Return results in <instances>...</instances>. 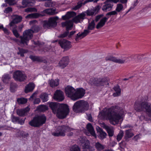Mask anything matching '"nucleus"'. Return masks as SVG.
Masks as SVG:
<instances>
[{"instance_id":"473e14b6","label":"nucleus","mask_w":151,"mask_h":151,"mask_svg":"<svg viewBox=\"0 0 151 151\" xmlns=\"http://www.w3.org/2000/svg\"><path fill=\"white\" fill-rule=\"evenodd\" d=\"M27 99L23 97L17 98V101L19 105H23L26 104L27 102Z\"/></svg>"},{"instance_id":"bb28decb","label":"nucleus","mask_w":151,"mask_h":151,"mask_svg":"<svg viewBox=\"0 0 151 151\" xmlns=\"http://www.w3.org/2000/svg\"><path fill=\"white\" fill-rule=\"evenodd\" d=\"M76 14V13L73 12H68L64 16H62V18L63 20L69 19L71 17H74Z\"/></svg>"},{"instance_id":"3c124183","label":"nucleus","mask_w":151,"mask_h":151,"mask_svg":"<svg viewBox=\"0 0 151 151\" xmlns=\"http://www.w3.org/2000/svg\"><path fill=\"white\" fill-rule=\"evenodd\" d=\"M124 135V132L123 131H120L117 137V140L119 141L121 139Z\"/></svg>"},{"instance_id":"a19ab883","label":"nucleus","mask_w":151,"mask_h":151,"mask_svg":"<svg viewBox=\"0 0 151 151\" xmlns=\"http://www.w3.org/2000/svg\"><path fill=\"white\" fill-rule=\"evenodd\" d=\"M40 98L42 102H45L48 101V95L46 93H43L41 94Z\"/></svg>"},{"instance_id":"e433bc0d","label":"nucleus","mask_w":151,"mask_h":151,"mask_svg":"<svg viewBox=\"0 0 151 151\" xmlns=\"http://www.w3.org/2000/svg\"><path fill=\"white\" fill-rule=\"evenodd\" d=\"M113 89L116 91L115 93H114L113 94V96L114 97L120 95L121 92V89L119 86L117 85L115 86L113 88Z\"/></svg>"},{"instance_id":"9b49d317","label":"nucleus","mask_w":151,"mask_h":151,"mask_svg":"<svg viewBox=\"0 0 151 151\" xmlns=\"http://www.w3.org/2000/svg\"><path fill=\"white\" fill-rule=\"evenodd\" d=\"M63 27H66V31L63 33L61 34L59 36V38H64L67 36L68 34L69 30H71L73 27V22L70 20L65 21L61 23Z\"/></svg>"},{"instance_id":"7ed1b4c3","label":"nucleus","mask_w":151,"mask_h":151,"mask_svg":"<svg viewBox=\"0 0 151 151\" xmlns=\"http://www.w3.org/2000/svg\"><path fill=\"white\" fill-rule=\"evenodd\" d=\"M12 31L15 37L20 39V40L18 39H15L14 40L17 45L22 47L27 45V42L28 41V29L23 32L22 36H19L16 29H13Z\"/></svg>"},{"instance_id":"4468645a","label":"nucleus","mask_w":151,"mask_h":151,"mask_svg":"<svg viewBox=\"0 0 151 151\" xmlns=\"http://www.w3.org/2000/svg\"><path fill=\"white\" fill-rule=\"evenodd\" d=\"M76 89L71 86H68L65 88V93L66 95L73 100L75 99Z\"/></svg>"},{"instance_id":"6e6552de","label":"nucleus","mask_w":151,"mask_h":151,"mask_svg":"<svg viewBox=\"0 0 151 151\" xmlns=\"http://www.w3.org/2000/svg\"><path fill=\"white\" fill-rule=\"evenodd\" d=\"M58 19V17L56 16L50 18L48 21H44V28L45 29H47L55 27L57 25V21Z\"/></svg>"},{"instance_id":"2f4dec72","label":"nucleus","mask_w":151,"mask_h":151,"mask_svg":"<svg viewBox=\"0 0 151 151\" xmlns=\"http://www.w3.org/2000/svg\"><path fill=\"white\" fill-rule=\"evenodd\" d=\"M11 77L8 74H4L2 78L3 82L6 84H8L10 82Z\"/></svg>"},{"instance_id":"412c9836","label":"nucleus","mask_w":151,"mask_h":151,"mask_svg":"<svg viewBox=\"0 0 151 151\" xmlns=\"http://www.w3.org/2000/svg\"><path fill=\"white\" fill-rule=\"evenodd\" d=\"M13 19L9 23L10 27H12L14 24H17L22 21V17L21 16L14 14L13 15Z\"/></svg>"},{"instance_id":"393cba45","label":"nucleus","mask_w":151,"mask_h":151,"mask_svg":"<svg viewBox=\"0 0 151 151\" xmlns=\"http://www.w3.org/2000/svg\"><path fill=\"white\" fill-rule=\"evenodd\" d=\"M94 0H86L83 3L82 1H80L78 3L77 5L73 8V9L74 10H76L80 8L83 4L85 5L87 3L91 2L94 1Z\"/></svg>"},{"instance_id":"09e8293b","label":"nucleus","mask_w":151,"mask_h":151,"mask_svg":"<svg viewBox=\"0 0 151 151\" xmlns=\"http://www.w3.org/2000/svg\"><path fill=\"white\" fill-rule=\"evenodd\" d=\"M19 117L15 116L12 115V121L14 123H17L19 120Z\"/></svg>"},{"instance_id":"37998d69","label":"nucleus","mask_w":151,"mask_h":151,"mask_svg":"<svg viewBox=\"0 0 151 151\" xmlns=\"http://www.w3.org/2000/svg\"><path fill=\"white\" fill-rule=\"evenodd\" d=\"M38 109L40 111L44 112L48 109V107L46 105H42L38 107Z\"/></svg>"},{"instance_id":"4d7b16f0","label":"nucleus","mask_w":151,"mask_h":151,"mask_svg":"<svg viewBox=\"0 0 151 151\" xmlns=\"http://www.w3.org/2000/svg\"><path fill=\"white\" fill-rule=\"evenodd\" d=\"M83 151H95V150L93 148L90 146L86 149H84L83 150Z\"/></svg>"},{"instance_id":"8fccbe9b","label":"nucleus","mask_w":151,"mask_h":151,"mask_svg":"<svg viewBox=\"0 0 151 151\" xmlns=\"http://www.w3.org/2000/svg\"><path fill=\"white\" fill-rule=\"evenodd\" d=\"M35 86L34 83H29V92L32 91L34 88Z\"/></svg>"},{"instance_id":"0e129e2a","label":"nucleus","mask_w":151,"mask_h":151,"mask_svg":"<svg viewBox=\"0 0 151 151\" xmlns=\"http://www.w3.org/2000/svg\"><path fill=\"white\" fill-rule=\"evenodd\" d=\"M40 102V100L39 98H37L35 99L34 102V104H39Z\"/></svg>"},{"instance_id":"c85d7f7f","label":"nucleus","mask_w":151,"mask_h":151,"mask_svg":"<svg viewBox=\"0 0 151 151\" xmlns=\"http://www.w3.org/2000/svg\"><path fill=\"white\" fill-rule=\"evenodd\" d=\"M88 32L87 30H84L83 32L81 33H79L76 35L75 40L77 41L79 39H81L88 34Z\"/></svg>"},{"instance_id":"c9c22d12","label":"nucleus","mask_w":151,"mask_h":151,"mask_svg":"<svg viewBox=\"0 0 151 151\" xmlns=\"http://www.w3.org/2000/svg\"><path fill=\"white\" fill-rule=\"evenodd\" d=\"M59 80L58 79L54 80L52 79L49 81L50 86L53 87L58 86L59 84Z\"/></svg>"},{"instance_id":"5fc2aeb1","label":"nucleus","mask_w":151,"mask_h":151,"mask_svg":"<svg viewBox=\"0 0 151 151\" xmlns=\"http://www.w3.org/2000/svg\"><path fill=\"white\" fill-rule=\"evenodd\" d=\"M22 4L23 6V7L24 8L28 6V0H23L22 2Z\"/></svg>"},{"instance_id":"4c0bfd02","label":"nucleus","mask_w":151,"mask_h":151,"mask_svg":"<svg viewBox=\"0 0 151 151\" xmlns=\"http://www.w3.org/2000/svg\"><path fill=\"white\" fill-rule=\"evenodd\" d=\"M43 12L50 15H53L57 13V12H56L55 9H48L44 10Z\"/></svg>"},{"instance_id":"b1692460","label":"nucleus","mask_w":151,"mask_h":151,"mask_svg":"<svg viewBox=\"0 0 151 151\" xmlns=\"http://www.w3.org/2000/svg\"><path fill=\"white\" fill-rule=\"evenodd\" d=\"M104 128L107 131L108 135L110 137H112L114 135V128L111 126H109L104 124Z\"/></svg>"},{"instance_id":"7c9ffc66","label":"nucleus","mask_w":151,"mask_h":151,"mask_svg":"<svg viewBox=\"0 0 151 151\" xmlns=\"http://www.w3.org/2000/svg\"><path fill=\"white\" fill-rule=\"evenodd\" d=\"M87 129L91 134L93 136L96 137V134L94 129L91 123H88L86 126Z\"/></svg>"},{"instance_id":"052dcab7","label":"nucleus","mask_w":151,"mask_h":151,"mask_svg":"<svg viewBox=\"0 0 151 151\" xmlns=\"http://www.w3.org/2000/svg\"><path fill=\"white\" fill-rule=\"evenodd\" d=\"M37 10L34 7H29V12H36Z\"/></svg>"},{"instance_id":"39448f33","label":"nucleus","mask_w":151,"mask_h":151,"mask_svg":"<svg viewBox=\"0 0 151 151\" xmlns=\"http://www.w3.org/2000/svg\"><path fill=\"white\" fill-rule=\"evenodd\" d=\"M46 120V116L42 114L34 117L29 124L34 127H39L45 124Z\"/></svg>"},{"instance_id":"2eb2a0df","label":"nucleus","mask_w":151,"mask_h":151,"mask_svg":"<svg viewBox=\"0 0 151 151\" xmlns=\"http://www.w3.org/2000/svg\"><path fill=\"white\" fill-rule=\"evenodd\" d=\"M58 43L61 47L64 49V51L68 50L72 47L71 42L66 40H60L59 41Z\"/></svg>"},{"instance_id":"5701e85b","label":"nucleus","mask_w":151,"mask_h":151,"mask_svg":"<svg viewBox=\"0 0 151 151\" xmlns=\"http://www.w3.org/2000/svg\"><path fill=\"white\" fill-rule=\"evenodd\" d=\"M104 3L105 5H104L102 9L104 11L106 12L111 10L113 7V4L112 3L110 2L108 0L105 1Z\"/></svg>"},{"instance_id":"f3484780","label":"nucleus","mask_w":151,"mask_h":151,"mask_svg":"<svg viewBox=\"0 0 151 151\" xmlns=\"http://www.w3.org/2000/svg\"><path fill=\"white\" fill-rule=\"evenodd\" d=\"M54 98L58 101H62L64 99L63 93L60 90H57L54 94Z\"/></svg>"},{"instance_id":"680f3d73","label":"nucleus","mask_w":151,"mask_h":151,"mask_svg":"<svg viewBox=\"0 0 151 151\" xmlns=\"http://www.w3.org/2000/svg\"><path fill=\"white\" fill-rule=\"evenodd\" d=\"M36 0H29V6H33Z\"/></svg>"},{"instance_id":"de8ad7c7","label":"nucleus","mask_w":151,"mask_h":151,"mask_svg":"<svg viewBox=\"0 0 151 151\" xmlns=\"http://www.w3.org/2000/svg\"><path fill=\"white\" fill-rule=\"evenodd\" d=\"M89 144V141L87 139L85 142L83 144H82V146L83 148V150L84 149H86L90 147Z\"/></svg>"},{"instance_id":"49530a36","label":"nucleus","mask_w":151,"mask_h":151,"mask_svg":"<svg viewBox=\"0 0 151 151\" xmlns=\"http://www.w3.org/2000/svg\"><path fill=\"white\" fill-rule=\"evenodd\" d=\"M70 151H80V150L77 145H75L70 148Z\"/></svg>"},{"instance_id":"4be33fe9","label":"nucleus","mask_w":151,"mask_h":151,"mask_svg":"<svg viewBox=\"0 0 151 151\" xmlns=\"http://www.w3.org/2000/svg\"><path fill=\"white\" fill-rule=\"evenodd\" d=\"M28 112V105L24 109H17V114L19 116H25Z\"/></svg>"},{"instance_id":"bf43d9fd","label":"nucleus","mask_w":151,"mask_h":151,"mask_svg":"<svg viewBox=\"0 0 151 151\" xmlns=\"http://www.w3.org/2000/svg\"><path fill=\"white\" fill-rule=\"evenodd\" d=\"M25 119H20L19 118L17 123L21 125H23L24 123Z\"/></svg>"},{"instance_id":"c03bdc74","label":"nucleus","mask_w":151,"mask_h":151,"mask_svg":"<svg viewBox=\"0 0 151 151\" xmlns=\"http://www.w3.org/2000/svg\"><path fill=\"white\" fill-rule=\"evenodd\" d=\"M43 15L38 13H34L29 14V18H37L40 17H42Z\"/></svg>"},{"instance_id":"f704fd0d","label":"nucleus","mask_w":151,"mask_h":151,"mask_svg":"<svg viewBox=\"0 0 151 151\" xmlns=\"http://www.w3.org/2000/svg\"><path fill=\"white\" fill-rule=\"evenodd\" d=\"M17 135L20 138H25L28 136V133L21 130H19L17 132Z\"/></svg>"},{"instance_id":"1a4fd4ad","label":"nucleus","mask_w":151,"mask_h":151,"mask_svg":"<svg viewBox=\"0 0 151 151\" xmlns=\"http://www.w3.org/2000/svg\"><path fill=\"white\" fill-rule=\"evenodd\" d=\"M109 79L107 78H94L91 80L90 82L91 84L96 86H102L105 85H109L108 82Z\"/></svg>"},{"instance_id":"58836bf2","label":"nucleus","mask_w":151,"mask_h":151,"mask_svg":"<svg viewBox=\"0 0 151 151\" xmlns=\"http://www.w3.org/2000/svg\"><path fill=\"white\" fill-rule=\"evenodd\" d=\"M17 85L15 83L12 82L10 84V90L11 92H14L16 91Z\"/></svg>"},{"instance_id":"72a5a7b5","label":"nucleus","mask_w":151,"mask_h":151,"mask_svg":"<svg viewBox=\"0 0 151 151\" xmlns=\"http://www.w3.org/2000/svg\"><path fill=\"white\" fill-rule=\"evenodd\" d=\"M29 58L33 61H36L38 62H42L44 61V58L42 57L30 55Z\"/></svg>"},{"instance_id":"9d476101","label":"nucleus","mask_w":151,"mask_h":151,"mask_svg":"<svg viewBox=\"0 0 151 151\" xmlns=\"http://www.w3.org/2000/svg\"><path fill=\"white\" fill-rule=\"evenodd\" d=\"M133 56H134V55L128 57L122 56L120 57V58L118 59L112 56H109L106 57L105 59L106 61L109 60L119 64H123L129 61V59L132 57Z\"/></svg>"},{"instance_id":"f03ea898","label":"nucleus","mask_w":151,"mask_h":151,"mask_svg":"<svg viewBox=\"0 0 151 151\" xmlns=\"http://www.w3.org/2000/svg\"><path fill=\"white\" fill-rule=\"evenodd\" d=\"M49 105L53 113L56 114L57 116L59 119L64 118L69 113V109L66 104L60 105L57 103L51 102L49 103Z\"/></svg>"},{"instance_id":"a878e982","label":"nucleus","mask_w":151,"mask_h":151,"mask_svg":"<svg viewBox=\"0 0 151 151\" xmlns=\"http://www.w3.org/2000/svg\"><path fill=\"white\" fill-rule=\"evenodd\" d=\"M132 129H131L126 130L125 131V136L124 138L126 140H128V139L133 137L134 134L132 132Z\"/></svg>"},{"instance_id":"13d9d810","label":"nucleus","mask_w":151,"mask_h":151,"mask_svg":"<svg viewBox=\"0 0 151 151\" xmlns=\"http://www.w3.org/2000/svg\"><path fill=\"white\" fill-rule=\"evenodd\" d=\"M86 140L87 139H85V138L83 137H81L80 138L79 141L81 146L82 145V144H83Z\"/></svg>"},{"instance_id":"a211bd4d","label":"nucleus","mask_w":151,"mask_h":151,"mask_svg":"<svg viewBox=\"0 0 151 151\" xmlns=\"http://www.w3.org/2000/svg\"><path fill=\"white\" fill-rule=\"evenodd\" d=\"M85 93V90L82 88L77 89V91H76L75 99L74 101L82 98L84 96Z\"/></svg>"},{"instance_id":"e2e57ef3","label":"nucleus","mask_w":151,"mask_h":151,"mask_svg":"<svg viewBox=\"0 0 151 151\" xmlns=\"http://www.w3.org/2000/svg\"><path fill=\"white\" fill-rule=\"evenodd\" d=\"M103 15L102 14L96 16L95 17V21L96 22H97L102 17Z\"/></svg>"},{"instance_id":"338daca9","label":"nucleus","mask_w":151,"mask_h":151,"mask_svg":"<svg viewBox=\"0 0 151 151\" xmlns=\"http://www.w3.org/2000/svg\"><path fill=\"white\" fill-rule=\"evenodd\" d=\"M100 9V6L99 5L96 6L94 9L93 11L94 12H98Z\"/></svg>"},{"instance_id":"20e7f679","label":"nucleus","mask_w":151,"mask_h":151,"mask_svg":"<svg viewBox=\"0 0 151 151\" xmlns=\"http://www.w3.org/2000/svg\"><path fill=\"white\" fill-rule=\"evenodd\" d=\"M89 108L88 102L83 100L76 102L73 106V111L76 112H82L87 111Z\"/></svg>"},{"instance_id":"f257e3e1","label":"nucleus","mask_w":151,"mask_h":151,"mask_svg":"<svg viewBox=\"0 0 151 151\" xmlns=\"http://www.w3.org/2000/svg\"><path fill=\"white\" fill-rule=\"evenodd\" d=\"M123 109L117 106H112L111 108L104 110V114L109 120L110 123L113 125L118 123L119 120L124 115Z\"/></svg>"},{"instance_id":"ddd939ff","label":"nucleus","mask_w":151,"mask_h":151,"mask_svg":"<svg viewBox=\"0 0 151 151\" xmlns=\"http://www.w3.org/2000/svg\"><path fill=\"white\" fill-rule=\"evenodd\" d=\"M13 78L16 81L21 82L26 79V76L22 71L17 70L13 73Z\"/></svg>"},{"instance_id":"69168bd1","label":"nucleus","mask_w":151,"mask_h":151,"mask_svg":"<svg viewBox=\"0 0 151 151\" xmlns=\"http://www.w3.org/2000/svg\"><path fill=\"white\" fill-rule=\"evenodd\" d=\"M52 5V4L50 2H46L45 4V6L46 7H50Z\"/></svg>"},{"instance_id":"774afa93","label":"nucleus","mask_w":151,"mask_h":151,"mask_svg":"<svg viewBox=\"0 0 151 151\" xmlns=\"http://www.w3.org/2000/svg\"><path fill=\"white\" fill-rule=\"evenodd\" d=\"M3 31L4 32L5 34L7 35H9V32L8 29L6 28H4L3 29Z\"/></svg>"},{"instance_id":"c756f323","label":"nucleus","mask_w":151,"mask_h":151,"mask_svg":"<svg viewBox=\"0 0 151 151\" xmlns=\"http://www.w3.org/2000/svg\"><path fill=\"white\" fill-rule=\"evenodd\" d=\"M96 129L97 132L99 133V137L101 139H102L106 137L107 134L101 128L98 127L96 128Z\"/></svg>"},{"instance_id":"f8f14e48","label":"nucleus","mask_w":151,"mask_h":151,"mask_svg":"<svg viewBox=\"0 0 151 151\" xmlns=\"http://www.w3.org/2000/svg\"><path fill=\"white\" fill-rule=\"evenodd\" d=\"M117 13L115 10L112 11L107 13L106 16L107 17H104L101 19L100 22H98L96 26V28L97 29H99L103 27L105 24V23L107 22L108 18L109 17V16H111V15H117Z\"/></svg>"},{"instance_id":"864d4df0","label":"nucleus","mask_w":151,"mask_h":151,"mask_svg":"<svg viewBox=\"0 0 151 151\" xmlns=\"http://www.w3.org/2000/svg\"><path fill=\"white\" fill-rule=\"evenodd\" d=\"M5 1L10 6L13 5L15 4V0H5Z\"/></svg>"},{"instance_id":"ea45409f","label":"nucleus","mask_w":151,"mask_h":151,"mask_svg":"<svg viewBox=\"0 0 151 151\" xmlns=\"http://www.w3.org/2000/svg\"><path fill=\"white\" fill-rule=\"evenodd\" d=\"M18 50L19 51L17 52V54L19 55H20V56L22 57H23L24 56V54L27 53V50H25L23 48H21L19 47H18Z\"/></svg>"},{"instance_id":"603ef678","label":"nucleus","mask_w":151,"mask_h":151,"mask_svg":"<svg viewBox=\"0 0 151 151\" xmlns=\"http://www.w3.org/2000/svg\"><path fill=\"white\" fill-rule=\"evenodd\" d=\"M88 16H92L93 15L94 13V11L91 10H87L86 12Z\"/></svg>"},{"instance_id":"dca6fc26","label":"nucleus","mask_w":151,"mask_h":151,"mask_svg":"<svg viewBox=\"0 0 151 151\" xmlns=\"http://www.w3.org/2000/svg\"><path fill=\"white\" fill-rule=\"evenodd\" d=\"M36 23H37V22L36 20H33L30 22L29 24L32 26L31 29H29V39H31L32 37V33L37 32L39 30V27L35 25Z\"/></svg>"},{"instance_id":"423d86ee","label":"nucleus","mask_w":151,"mask_h":151,"mask_svg":"<svg viewBox=\"0 0 151 151\" xmlns=\"http://www.w3.org/2000/svg\"><path fill=\"white\" fill-rule=\"evenodd\" d=\"M134 109L135 110L138 112H141L145 110L146 112L151 111L150 104L145 101L136 102L134 105Z\"/></svg>"},{"instance_id":"aec40b11","label":"nucleus","mask_w":151,"mask_h":151,"mask_svg":"<svg viewBox=\"0 0 151 151\" xmlns=\"http://www.w3.org/2000/svg\"><path fill=\"white\" fill-rule=\"evenodd\" d=\"M86 16L85 13L82 12L74 18L73 19V21L75 23H81L85 18Z\"/></svg>"},{"instance_id":"0eeeda50","label":"nucleus","mask_w":151,"mask_h":151,"mask_svg":"<svg viewBox=\"0 0 151 151\" xmlns=\"http://www.w3.org/2000/svg\"><path fill=\"white\" fill-rule=\"evenodd\" d=\"M73 130V129L70 128L68 126H60L58 127L57 131L53 132L52 134L56 137L65 136V133Z\"/></svg>"},{"instance_id":"a18cd8bd","label":"nucleus","mask_w":151,"mask_h":151,"mask_svg":"<svg viewBox=\"0 0 151 151\" xmlns=\"http://www.w3.org/2000/svg\"><path fill=\"white\" fill-rule=\"evenodd\" d=\"M123 8V6L122 4H118L117 5V6L116 8L115 11L118 12H120L122 10Z\"/></svg>"},{"instance_id":"cd10ccee","label":"nucleus","mask_w":151,"mask_h":151,"mask_svg":"<svg viewBox=\"0 0 151 151\" xmlns=\"http://www.w3.org/2000/svg\"><path fill=\"white\" fill-rule=\"evenodd\" d=\"M95 25V20H93L91 22H88L87 29L85 30H87L89 34L91 32V30H93L94 29Z\"/></svg>"},{"instance_id":"6ab92c4d","label":"nucleus","mask_w":151,"mask_h":151,"mask_svg":"<svg viewBox=\"0 0 151 151\" xmlns=\"http://www.w3.org/2000/svg\"><path fill=\"white\" fill-rule=\"evenodd\" d=\"M69 58L68 56H65L62 58L58 63V65L62 68H64L68 64Z\"/></svg>"},{"instance_id":"79ce46f5","label":"nucleus","mask_w":151,"mask_h":151,"mask_svg":"<svg viewBox=\"0 0 151 151\" xmlns=\"http://www.w3.org/2000/svg\"><path fill=\"white\" fill-rule=\"evenodd\" d=\"M95 146L96 149L98 151H101L104 148V146L99 142L96 143L95 144Z\"/></svg>"},{"instance_id":"6e6d98bb","label":"nucleus","mask_w":151,"mask_h":151,"mask_svg":"<svg viewBox=\"0 0 151 151\" xmlns=\"http://www.w3.org/2000/svg\"><path fill=\"white\" fill-rule=\"evenodd\" d=\"M12 11V8L11 7H8L5 9V10L4 11V12L5 13L7 14L10 12H11Z\"/></svg>"}]
</instances>
